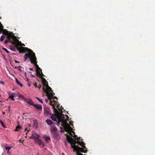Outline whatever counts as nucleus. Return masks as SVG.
Returning a JSON list of instances; mask_svg holds the SVG:
<instances>
[{
	"mask_svg": "<svg viewBox=\"0 0 155 155\" xmlns=\"http://www.w3.org/2000/svg\"><path fill=\"white\" fill-rule=\"evenodd\" d=\"M18 49L19 50L20 53L25 52H28V53L25 54L24 55L25 61L28 58H29L31 63L35 65L36 69L39 68L38 65L37 64V58L36 57L35 54L31 50L27 48L23 47L21 48L18 47Z\"/></svg>",
	"mask_w": 155,
	"mask_h": 155,
	"instance_id": "obj_1",
	"label": "nucleus"
},
{
	"mask_svg": "<svg viewBox=\"0 0 155 155\" xmlns=\"http://www.w3.org/2000/svg\"><path fill=\"white\" fill-rule=\"evenodd\" d=\"M58 109L59 110V111H60V113H59L58 111V113L54 112L57 114L58 120V121L57 122V124L59 126L60 124V123L61 122L62 125L64 127L65 130L66 131L72 130V128L68 124L65 118V115L62 114L63 112L61 110H60L59 108H58Z\"/></svg>",
	"mask_w": 155,
	"mask_h": 155,
	"instance_id": "obj_2",
	"label": "nucleus"
},
{
	"mask_svg": "<svg viewBox=\"0 0 155 155\" xmlns=\"http://www.w3.org/2000/svg\"><path fill=\"white\" fill-rule=\"evenodd\" d=\"M2 29L3 34L7 35V39L9 40H11V38H12L14 40L13 42H15V41H18V40L17 38L14 35L13 33H11L7 31L6 29Z\"/></svg>",
	"mask_w": 155,
	"mask_h": 155,
	"instance_id": "obj_3",
	"label": "nucleus"
},
{
	"mask_svg": "<svg viewBox=\"0 0 155 155\" xmlns=\"http://www.w3.org/2000/svg\"><path fill=\"white\" fill-rule=\"evenodd\" d=\"M67 139L68 142L71 145V148H72V146H76L75 144L78 143V142L79 141L77 140V139H74L70 136L67 135Z\"/></svg>",
	"mask_w": 155,
	"mask_h": 155,
	"instance_id": "obj_4",
	"label": "nucleus"
},
{
	"mask_svg": "<svg viewBox=\"0 0 155 155\" xmlns=\"http://www.w3.org/2000/svg\"><path fill=\"white\" fill-rule=\"evenodd\" d=\"M13 41L14 40H13V39H12V38H11V40H9V39H8L6 40H5V44H7L8 42H9L10 41L13 44H14V45H15V47L17 48V50H18L19 51V50H18V47L20 48H21L22 47H19V46L16 43L18 42V41H15V42H13Z\"/></svg>",
	"mask_w": 155,
	"mask_h": 155,
	"instance_id": "obj_5",
	"label": "nucleus"
},
{
	"mask_svg": "<svg viewBox=\"0 0 155 155\" xmlns=\"http://www.w3.org/2000/svg\"><path fill=\"white\" fill-rule=\"evenodd\" d=\"M39 135L38 134H36V133L33 131L32 132V136L30 137V139H38L39 138Z\"/></svg>",
	"mask_w": 155,
	"mask_h": 155,
	"instance_id": "obj_6",
	"label": "nucleus"
},
{
	"mask_svg": "<svg viewBox=\"0 0 155 155\" xmlns=\"http://www.w3.org/2000/svg\"><path fill=\"white\" fill-rule=\"evenodd\" d=\"M37 75L40 77H42V76H44V74L42 72V70L40 68H38L36 69Z\"/></svg>",
	"mask_w": 155,
	"mask_h": 155,
	"instance_id": "obj_7",
	"label": "nucleus"
},
{
	"mask_svg": "<svg viewBox=\"0 0 155 155\" xmlns=\"http://www.w3.org/2000/svg\"><path fill=\"white\" fill-rule=\"evenodd\" d=\"M49 100H50V105H51L52 106V108L53 110V111H54V112L58 113V110H57V109L56 108H55V106H54V104H53V102H54V101H53V100H54V99L52 98H51V99H49Z\"/></svg>",
	"mask_w": 155,
	"mask_h": 155,
	"instance_id": "obj_8",
	"label": "nucleus"
},
{
	"mask_svg": "<svg viewBox=\"0 0 155 155\" xmlns=\"http://www.w3.org/2000/svg\"><path fill=\"white\" fill-rule=\"evenodd\" d=\"M52 135L53 137L56 140H58L60 139V136L57 132L52 133Z\"/></svg>",
	"mask_w": 155,
	"mask_h": 155,
	"instance_id": "obj_9",
	"label": "nucleus"
},
{
	"mask_svg": "<svg viewBox=\"0 0 155 155\" xmlns=\"http://www.w3.org/2000/svg\"><path fill=\"white\" fill-rule=\"evenodd\" d=\"M45 86L46 87L43 86V89L44 91H45L46 92H49L52 91L51 88L48 85V84H47V85Z\"/></svg>",
	"mask_w": 155,
	"mask_h": 155,
	"instance_id": "obj_10",
	"label": "nucleus"
},
{
	"mask_svg": "<svg viewBox=\"0 0 155 155\" xmlns=\"http://www.w3.org/2000/svg\"><path fill=\"white\" fill-rule=\"evenodd\" d=\"M44 114L46 116L51 115V114L49 112V108L48 107L44 108Z\"/></svg>",
	"mask_w": 155,
	"mask_h": 155,
	"instance_id": "obj_11",
	"label": "nucleus"
},
{
	"mask_svg": "<svg viewBox=\"0 0 155 155\" xmlns=\"http://www.w3.org/2000/svg\"><path fill=\"white\" fill-rule=\"evenodd\" d=\"M66 131L68 132L69 133V134L71 136L74 138H75L74 139H77L78 138V136L77 135H74L73 136V134H72L71 133V132L72 131V132L73 133L75 134L74 132V131H73L72 130H69L68 131Z\"/></svg>",
	"mask_w": 155,
	"mask_h": 155,
	"instance_id": "obj_12",
	"label": "nucleus"
},
{
	"mask_svg": "<svg viewBox=\"0 0 155 155\" xmlns=\"http://www.w3.org/2000/svg\"><path fill=\"white\" fill-rule=\"evenodd\" d=\"M46 95L49 99H51V98H52L54 96V95L53 94V93L51 92H47Z\"/></svg>",
	"mask_w": 155,
	"mask_h": 155,
	"instance_id": "obj_13",
	"label": "nucleus"
},
{
	"mask_svg": "<svg viewBox=\"0 0 155 155\" xmlns=\"http://www.w3.org/2000/svg\"><path fill=\"white\" fill-rule=\"evenodd\" d=\"M33 106L35 107L37 110H41L42 109V106L39 104H35L33 105Z\"/></svg>",
	"mask_w": 155,
	"mask_h": 155,
	"instance_id": "obj_14",
	"label": "nucleus"
},
{
	"mask_svg": "<svg viewBox=\"0 0 155 155\" xmlns=\"http://www.w3.org/2000/svg\"><path fill=\"white\" fill-rule=\"evenodd\" d=\"M41 78L42 79V82L44 85V86H46L48 84V82L46 79L43 78L42 76V77Z\"/></svg>",
	"mask_w": 155,
	"mask_h": 155,
	"instance_id": "obj_15",
	"label": "nucleus"
},
{
	"mask_svg": "<svg viewBox=\"0 0 155 155\" xmlns=\"http://www.w3.org/2000/svg\"><path fill=\"white\" fill-rule=\"evenodd\" d=\"M38 144L41 147H44L45 144L43 142H42L40 140H38Z\"/></svg>",
	"mask_w": 155,
	"mask_h": 155,
	"instance_id": "obj_16",
	"label": "nucleus"
},
{
	"mask_svg": "<svg viewBox=\"0 0 155 155\" xmlns=\"http://www.w3.org/2000/svg\"><path fill=\"white\" fill-rule=\"evenodd\" d=\"M26 101L28 104H30V105L33 106L34 104V103L33 101H32L30 99L29 100L27 101L26 100V101Z\"/></svg>",
	"mask_w": 155,
	"mask_h": 155,
	"instance_id": "obj_17",
	"label": "nucleus"
},
{
	"mask_svg": "<svg viewBox=\"0 0 155 155\" xmlns=\"http://www.w3.org/2000/svg\"><path fill=\"white\" fill-rule=\"evenodd\" d=\"M78 144H79L80 146H81L82 147L85 148V149L86 148V147L84 145L85 143L84 142H81L80 141H79L78 142Z\"/></svg>",
	"mask_w": 155,
	"mask_h": 155,
	"instance_id": "obj_18",
	"label": "nucleus"
},
{
	"mask_svg": "<svg viewBox=\"0 0 155 155\" xmlns=\"http://www.w3.org/2000/svg\"><path fill=\"white\" fill-rule=\"evenodd\" d=\"M46 122L48 125H52L53 124V122L52 120L49 119H47L46 120Z\"/></svg>",
	"mask_w": 155,
	"mask_h": 155,
	"instance_id": "obj_19",
	"label": "nucleus"
},
{
	"mask_svg": "<svg viewBox=\"0 0 155 155\" xmlns=\"http://www.w3.org/2000/svg\"><path fill=\"white\" fill-rule=\"evenodd\" d=\"M22 129V127L20 126H16V129L15 130L16 131H18L19 130H21Z\"/></svg>",
	"mask_w": 155,
	"mask_h": 155,
	"instance_id": "obj_20",
	"label": "nucleus"
},
{
	"mask_svg": "<svg viewBox=\"0 0 155 155\" xmlns=\"http://www.w3.org/2000/svg\"><path fill=\"white\" fill-rule=\"evenodd\" d=\"M15 81H16V82L17 83L18 85H19V86H21V87H22V84H21L20 82H19V81H18V79H17V78H15Z\"/></svg>",
	"mask_w": 155,
	"mask_h": 155,
	"instance_id": "obj_21",
	"label": "nucleus"
},
{
	"mask_svg": "<svg viewBox=\"0 0 155 155\" xmlns=\"http://www.w3.org/2000/svg\"><path fill=\"white\" fill-rule=\"evenodd\" d=\"M51 130L52 133H54V132H56L57 128L55 127H53L52 128H51Z\"/></svg>",
	"mask_w": 155,
	"mask_h": 155,
	"instance_id": "obj_22",
	"label": "nucleus"
},
{
	"mask_svg": "<svg viewBox=\"0 0 155 155\" xmlns=\"http://www.w3.org/2000/svg\"><path fill=\"white\" fill-rule=\"evenodd\" d=\"M18 97L19 98H22L25 101H26V99L21 94H19L18 95Z\"/></svg>",
	"mask_w": 155,
	"mask_h": 155,
	"instance_id": "obj_23",
	"label": "nucleus"
},
{
	"mask_svg": "<svg viewBox=\"0 0 155 155\" xmlns=\"http://www.w3.org/2000/svg\"><path fill=\"white\" fill-rule=\"evenodd\" d=\"M51 119L54 121H56L57 120V118L55 116H54L53 114H52L51 117Z\"/></svg>",
	"mask_w": 155,
	"mask_h": 155,
	"instance_id": "obj_24",
	"label": "nucleus"
},
{
	"mask_svg": "<svg viewBox=\"0 0 155 155\" xmlns=\"http://www.w3.org/2000/svg\"><path fill=\"white\" fill-rule=\"evenodd\" d=\"M45 141L47 142H48L50 140V138L49 137H44Z\"/></svg>",
	"mask_w": 155,
	"mask_h": 155,
	"instance_id": "obj_25",
	"label": "nucleus"
},
{
	"mask_svg": "<svg viewBox=\"0 0 155 155\" xmlns=\"http://www.w3.org/2000/svg\"><path fill=\"white\" fill-rule=\"evenodd\" d=\"M12 147H5V149L6 150H7V152L8 153H9V150L12 148Z\"/></svg>",
	"mask_w": 155,
	"mask_h": 155,
	"instance_id": "obj_26",
	"label": "nucleus"
},
{
	"mask_svg": "<svg viewBox=\"0 0 155 155\" xmlns=\"http://www.w3.org/2000/svg\"><path fill=\"white\" fill-rule=\"evenodd\" d=\"M0 122L3 127L4 128H5L6 127V126L4 124L3 121L1 120H0Z\"/></svg>",
	"mask_w": 155,
	"mask_h": 155,
	"instance_id": "obj_27",
	"label": "nucleus"
},
{
	"mask_svg": "<svg viewBox=\"0 0 155 155\" xmlns=\"http://www.w3.org/2000/svg\"><path fill=\"white\" fill-rule=\"evenodd\" d=\"M9 98H10L12 100L14 101L15 100L14 98V96L13 95H10L9 96Z\"/></svg>",
	"mask_w": 155,
	"mask_h": 155,
	"instance_id": "obj_28",
	"label": "nucleus"
},
{
	"mask_svg": "<svg viewBox=\"0 0 155 155\" xmlns=\"http://www.w3.org/2000/svg\"><path fill=\"white\" fill-rule=\"evenodd\" d=\"M35 98L37 99L38 101H39L41 103L43 104V102L42 100L40 99L39 98L37 97H35Z\"/></svg>",
	"mask_w": 155,
	"mask_h": 155,
	"instance_id": "obj_29",
	"label": "nucleus"
},
{
	"mask_svg": "<svg viewBox=\"0 0 155 155\" xmlns=\"http://www.w3.org/2000/svg\"><path fill=\"white\" fill-rule=\"evenodd\" d=\"M2 49L4 50L7 53H9V51L6 48H3Z\"/></svg>",
	"mask_w": 155,
	"mask_h": 155,
	"instance_id": "obj_30",
	"label": "nucleus"
},
{
	"mask_svg": "<svg viewBox=\"0 0 155 155\" xmlns=\"http://www.w3.org/2000/svg\"><path fill=\"white\" fill-rule=\"evenodd\" d=\"M4 36L2 35L1 36L0 40L1 41H2L4 40Z\"/></svg>",
	"mask_w": 155,
	"mask_h": 155,
	"instance_id": "obj_31",
	"label": "nucleus"
},
{
	"mask_svg": "<svg viewBox=\"0 0 155 155\" xmlns=\"http://www.w3.org/2000/svg\"><path fill=\"white\" fill-rule=\"evenodd\" d=\"M65 118H66V121L68 120H69V118H70L67 115H65Z\"/></svg>",
	"mask_w": 155,
	"mask_h": 155,
	"instance_id": "obj_32",
	"label": "nucleus"
},
{
	"mask_svg": "<svg viewBox=\"0 0 155 155\" xmlns=\"http://www.w3.org/2000/svg\"><path fill=\"white\" fill-rule=\"evenodd\" d=\"M53 101H54V104L55 105H58V101H56L54 100H53Z\"/></svg>",
	"mask_w": 155,
	"mask_h": 155,
	"instance_id": "obj_33",
	"label": "nucleus"
},
{
	"mask_svg": "<svg viewBox=\"0 0 155 155\" xmlns=\"http://www.w3.org/2000/svg\"><path fill=\"white\" fill-rule=\"evenodd\" d=\"M10 49L13 51H15V48L14 47H12L10 48Z\"/></svg>",
	"mask_w": 155,
	"mask_h": 155,
	"instance_id": "obj_34",
	"label": "nucleus"
},
{
	"mask_svg": "<svg viewBox=\"0 0 155 155\" xmlns=\"http://www.w3.org/2000/svg\"><path fill=\"white\" fill-rule=\"evenodd\" d=\"M34 85L36 87H37V84L36 82H35L34 84Z\"/></svg>",
	"mask_w": 155,
	"mask_h": 155,
	"instance_id": "obj_35",
	"label": "nucleus"
},
{
	"mask_svg": "<svg viewBox=\"0 0 155 155\" xmlns=\"http://www.w3.org/2000/svg\"><path fill=\"white\" fill-rule=\"evenodd\" d=\"M52 98V99H56V100H58V98H57V97H53H53Z\"/></svg>",
	"mask_w": 155,
	"mask_h": 155,
	"instance_id": "obj_36",
	"label": "nucleus"
},
{
	"mask_svg": "<svg viewBox=\"0 0 155 155\" xmlns=\"http://www.w3.org/2000/svg\"><path fill=\"white\" fill-rule=\"evenodd\" d=\"M77 140H82V138L81 139V138L80 137H79L78 138Z\"/></svg>",
	"mask_w": 155,
	"mask_h": 155,
	"instance_id": "obj_37",
	"label": "nucleus"
},
{
	"mask_svg": "<svg viewBox=\"0 0 155 155\" xmlns=\"http://www.w3.org/2000/svg\"><path fill=\"white\" fill-rule=\"evenodd\" d=\"M41 87V85H39L37 87L39 89H40Z\"/></svg>",
	"mask_w": 155,
	"mask_h": 155,
	"instance_id": "obj_38",
	"label": "nucleus"
},
{
	"mask_svg": "<svg viewBox=\"0 0 155 155\" xmlns=\"http://www.w3.org/2000/svg\"><path fill=\"white\" fill-rule=\"evenodd\" d=\"M0 83L1 84H2L3 85H4V82L2 81H0Z\"/></svg>",
	"mask_w": 155,
	"mask_h": 155,
	"instance_id": "obj_39",
	"label": "nucleus"
},
{
	"mask_svg": "<svg viewBox=\"0 0 155 155\" xmlns=\"http://www.w3.org/2000/svg\"><path fill=\"white\" fill-rule=\"evenodd\" d=\"M15 63H19V61H18L15 60Z\"/></svg>",
	"mask_w": 155,
	"mask_h": 155,
	"instance_id": "obj_40",
	"label": "nucleus"
},
{
	"mask_svg": "<svg viewBox=\"0 0 155 155\" xmlns=\"http://www.w3.org/2000/svg\"><path fill=\"white\" fill-rule=\"evenodd\" d=\"M0 26L1 27H3V26L2 25V24H1V23L0 22Z\"/></svg>",
	"mask_w": 155,
	"mask_h": 155,
	"instance_id": "obj_41",
	"label": "nucleus"
},
{
	"mask_svg": "<svg viewBox=\"0 0 155 155\" xmlns=\"http://www.w3.org/2000/svg\"><path fill=\"white\" fill-rule=\"evenodd\" d=\"M45 101L47 103L48 102V99H45Z\"/></svg>",
	"mask_w": 155,
	"mask_h": 155,
	"instance_id": "obj_42",
	"label": "nucleus"
},
{
	"mask_svg": "<svg viewBox=\"0 0 155 155\" xmlns=\"http://www.w3.org/2000/svg\"><path fill=\"white\" fill-rule=\"evenodd\" d=\"M29 70L30 71H33V68H29Z\"/></svg>",
	"mask_w": 155,
	"mask_h": 155,
	"instance_id": "obj_43",
	"label": "nucleus"
},
{
	"mask_svg": "<svg viewBox=\"0 0 155 155\" xmlns=\"http://www.w3.org/2000/svg\"><path fill=\"white\" fill-rule=\"evenodd\" d=\"M31 77H34V78L35 77V76L34 75H33L32 74H31Z\"/></svg>",
	"mask_w": 155,
	"mask_h": 155,
	"instance_id": "obj_44",
	"label": "nucleus"
},
{
	"mask_svg": "<svg viewBox=\"0 0 155 155\" xmlns=\"http://www.w3.org/2000/svg\"><path fill=\"white\" fill-rule=\"evenodd\" d=\"M28 86L29 87H30L31 86V84H29V83H28Z\"/></svg>",
	"mask_w": 155,
	"mask_h": 155,
	"instance_id": "obj_45",
	"label": "nucleus"
},
{
	"mask_svg": "<svg viewBox=\"0 0 155 155\" xmlns=\"http://www.w3.org/2000/svg\"><path fill=\"white\" fill-rule=\"evenodd\" d=\"M73 122V121H71L70 122V125H71L72 126H73V124H71V122Z\"/></svg>",
	"mask_w": 155,
	"mask_h": 155,
	"instance_id": "obj_46",
	"label": "nucleus"
},
{
	"mask_svg": "<svg viewBox=\"0 0 155 155\" xmlns=\"http://www.w3.org/2000/svg\"><path fill=\"white\" fill-rule=\"evenodd\" d=\"M21 68V66H19L18 67V68Z\"/></svg>",
	"mask_w": 155,
	"mask_h": 155,
	"instance_id": "obj_47",
	"label": "nucleus"
},
{
	"mask_svg": "<svg viewBox=\"0 0 155 155\" xmlns=\"http://www.w3.org/2000/svg\"><path fill=\"white\" fill-rule=\"evenodd\" d=\"M27 78V81H28L29 80V79L28 78Z\"/></svg>",
	"mask_w": 155,
	"mask_h": 155,
	"instance_id": "obj_48",
	"label": "nucleus"
},
{
	"mask_svg": "<svg viewBox=\"0 0 155 155\" xmlns=\"http://www.w3.org/2000/svg\"><path fill=\"white\" fill-rule=\"evenodd\" d=\"M2 114H5V112H2Z\"/></svg>",
	"mask_w": 155,
	"mask_h": 155,
	"instance_id": "obj_49",
	"label": "nucleus"
},
{
	"mask_svg": "<svg viewBox=\"0 0 155 155\" xmlns=\"http://www.w3.org/2000/svg\"><path fill=\"white\" fill-rule=\"evenodd\" d=\"M26 130H27L28 131V130H27V128H26V129H25V131H26Z\"/></svg>",
	"mask_w": 155,
	"mask_h": 155,
	"instance_id": "obj_50",
	"label": "nucleus"
},
{
	"mask_svg": "<svg viewBox=\"0 0 155 155\" xmlns=\"http://www.w3.org/2000/svg\"><path fill=\"white\" fill-rule=\"evenodd\" d=\"M18 68V67H15V69H17Z\"/></svg>",
	"mask_w": 155,
	"mask_h": 155,
	"instance_id": "obj_51",
	"label": "nucleus"
},
{
	"mask_svg": "<svg viewBox=\"0 0 155 155\" xmlns=\"http://www.w3.org/2000/svg\"><path fill=\"white\" fill-rule=\"evenodd\" d=\"M0 33H2V32H1V29H0Z\"/></svg>",
	"mask_w": 155,
	"mask_h": 155,
	"instance_id": "obj_52",
	"label": "nucleus"
},
{
	"mask_svg": "<svg viewBox=\"0 0 155 155\" xmlns=\"http://www.w3.org/2000/svg\"><path fill=\"white\" fill-rule=\"evenodd\" d=\"M52 93H53V95H54V92H52Z\"/></svg>",
	"mask_w": 155,
	"mask_h": 155,
	"instance_id": "obj_53",
	"label": "nucleus"
},
{
	"mask_svg": "<svg viewBox=\"0 0 155 155\" xmlns=\"http://www.w3.org/2000/svg\"><path fill=\"white\" fill-rule=\"evenodd\" d=\"M25 76H26V72L25 73Z\"/></svg>",
	"mask_w": 155,
	"mask_h": 155,
	"instance_id": "obj_54",
	"label": "nucleus"
},
{
	"mask_svg": "<svg viewBox=\"0 0 155 155\" xmlns=\"http://www.w3.org/2000/svg\"><path fill=\"white\" fill-rule=\"evenodd\" d=\"M29 73H31V71H29Z\"/></svg>",
	"mask_w": 155,
	"mask_h": 155,
	"instance_id": "obj_55",
	"label": "nucleus"
},
{
	"mask_svg": "<svg viewBox=\"0 0 155 155\" xmlns=\"http://www.w3.org/2000/svg\"><path fill=\"white\" fill-rule=\"evenodd\" d=\"M9 107H10V106H8V108H9Z\"/></svg>",
	"mask_w": 155,
	"mask_h": 155,
	"instance_id": "obj_56",
	"label": "nucleus"
},
{
	"mask_svg": "<svg viewBox=\"0 0 155 155\" xmlns=\"http://www.w3.org/2000/svg\"><path fill=\"white\" fill-rule=\"evenodd\" d=\"M9 112H10V109H9Z\"/></svg>",
	"mask_w": 155,
	"mask_h": 155,
	"instance_id": "obj_57",
	"label": "nucleus"
}]
</instances>
